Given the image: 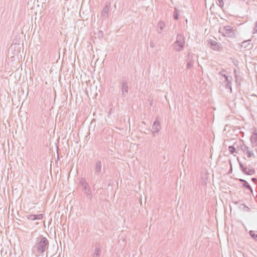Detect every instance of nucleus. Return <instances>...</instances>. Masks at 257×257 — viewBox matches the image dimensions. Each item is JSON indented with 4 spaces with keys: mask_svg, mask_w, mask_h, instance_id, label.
<instances>
[{
    "mask_svg": "<svg viewBox=\"0 0 257 257\" xmlns=\"http://www.w3.org/2000/svg\"><path fill=\"white\" fill-rule=\"evenodd\" d=\"M49 242L48 239L42 235L36 238L35 245L33 248H36L39 254H43L49 248Z\"/></svg>",
    "mask_w": 257,
    "mask_h": 257,
    "instance_id": "f257e3e1",
    "label": "nucleus"
},
{
    "mask_svg": "<svg viewBox=\"0 0 257 257\" xmlns=\"http://www.w3.org/2000/svg\"><path fill=\"white\" fill-rule=\"evenodd\" d=\"M185 38L183 35L178 34L176 36V40L173 43V46L175 50L177 52L182 51L185 47Z\"/></svg>",
    "mask_w": 257,
    "mask_h": 257,
    "instance_id": "f03ea898",
    "label": "nucleus"
},
{
    "mask_svg": "<svg viewBox=\"0 0 257 257\" xmlns=\"http://www.w3.org/2000/svg\"><path fill=\"white\" fill-rule=\"evenodd\" d=\"M237 160L239 166V168L244 174L251 176L255 173V169L251 165H248L247 167L246 165H244L241 162L238 157L237 158Z\"/></svg>",
    "mask_w": 257,
    "mask_h": 257,
    "instance_id": "7ed1b4c3",
    "label": "nucleus"
},
{
    "mask_svg": "<svg viewBox=\"0 0 257 257\" xmlns=\"http://www.w3.org/2000/svg\"><path fill=\"white\" fill-rule=\"evenodd\" d=\"M219 32L222 33V35L224 37L229 38H235L236 35L234 30L233 28L230 26H226L222 28H220Z\"/></svg>",
    "mask_w": 257,
    "mask_h": 257,
    "instance_id": "20e7f679",
    "label": "nucleus"
},
{
    "mask_svg": "<svg viewBox=\"0 0 257 257\" xmlns=\"http://www.w3.org/2000/svg\"><path fill=\"white\" fill-rule=\"evenodd\" d=\"M79 184L82 187V190L85 195L89 197L90 199L92 196L91 188L86 179L84 177H82L79 180Z\"/></svg>",
    "mask_w": 257,
    "mask_h": 257,
    "instance_id": "39448f33",
    "label": "nucleus"
},
{
    "mask_svg": "<svg viewBox=\"0 0 257 257\" xmlns=\"http://www.w3.org/2000/svg\"><path fill=\"white\" fill-rule=\"evenodd\" d=\"M238 150H240L243 154H245L248 158L255 157L253 151L249 147L242 142L240 145H237Z\"/></svg>",
    "mask_w": 257,
    "mask_h": 257,
    "instance_id": "423d86ee",
    "label": "nucleus"
},
{
    "mask_svg": "<svg viewBox=\"0 0 257 257\" xmlns=\"http://www.w3.org/2000/svg\"><path fill=\"white\" fill-rule=\"evenodd\" d=\"M224 72H225V71L223 70L219 73V74L225 78L224 82H225V87L226 88L229 89L230 90V91L231 92V91H232V87H231L232 77L226 75L224 73Z\"/></svg>",
    "mask_w": 257,
    "mask_h": 257,
    "instance_id": "0eeeda50",
    "label": "nucleus"
},
{
    "mask_svg": "<svg viewBox=\"0 0 257 257\" xmlns=\"http://www.w3.org/2000/svg\"><path fill=\"white\" fill-rule=\"evenodd\" d=\"M94 173L95 176H99L101 174L102 169V163L101 160H98L94 164Z\"/></svg>",
    "mask_w": 257,
    "mask_h": 257,
    "instance_id": "6e6552de",
    "label": "nucleus"
},
{
    "mask_svg": "<svg viewBox=\"0 0 257 257\" xmlns=\"http://www.w3.org/2000/svg\"><path fill=\"white\" fill-rule=\"evenodd\" d=\"M110 7V3L107 2L105 4V6L103 8L102 11L101 13V16L102 17L106 18L108 17Z\"/></svg>",
    "mask_w": 257,
    "mask_h": 257,
    "instance_id": "1a4fd4ad",
    "label": "nucleus"
},
{
    "mask_svg": "<svg viewBox=\"0 0 257 257\" xmlns=\"http://www.w3.org/2000/svg\"><path fill=\"white\" fill-rule=\"evenodd\" d=\"M161 128V123L158 120V117H156V120L152 125V133L155 134L158 133Z\"/></svg>",
    "mask_w": 257,
    "mask_h": 257,
    "instance_id": "9d476101",
    "label": "nucleus"
},
{
    "mask_svg": "<svg viewBox=\"0 0 257 257\" xmlns=\"http://www.w3.org/2000/svg\"><path fill=\"white\" fill-rule=\"evenodd\" d=\"M238 180L242 183L241 187L248 190L252 196H254L252 188L249 184L245 180L243 179H238Z\"/></svg>",
    "mask_w": 257,
    "mask_h": 257,
    "instance_id": "9b49d317",
    "label": "nucleus"
},
{
    "mask_svg": "<svg viewBox=\"0 0 257 257\" xmlns=\"http://www.w3.org/2000/svg\"><path fill=\"white\" fill-rule=\"evenodd\" d=\"M194 55L189 53L187 56V68L188 69H191L194 65Z\"/></svg>",
    "mask_w": 257,
    "mask_h": 257,
    "instance_id": "f8f14e48",
    "label": "nucleus"
},
{
    "mask_svg": "<svg viewBox=\"0 0 257 257\" xmlns=\"http://www.w3.org/2000/svg\"><path fill=\"white\" fill-rule=\"evenodd\" d=\"M128 86L126 81H123L121 85V95L125 97L128 93Z\"/></svg>",
    "mask_w": 257,
    "mask_h": 257,
    "instance_id": "ddd939ff",
    "label": "nucleus"
},
{
    "mask_svg": "<svg viewBox=\"0 0 257 257\" xmlns=\"http://www.w3.org/2000/svg\"><path fill=\"white\" fill-rule=\"evenodd\" d=\"M94 252L92 254V257H100L101 253V248L100 245L98 243L95 244Z\"/></svg>",
    "mask_w": 257,
    "mask_h": 257,
    "instance_id": "4468645a",
    "label": "nucleus"
},
{
    "mask_svg": "<svg viewBox=\"0 0 257 257\" xmlns=\"http://www.w3.org/2000/svg\"><path fill=\"white\" fill-rule=\"evenodd\" d=\"M27 218L31 220H41L43 218L44 215L43 214H29L27 215Z\"/></svg>",
    "mask_w": 257,
    "mask_h": 257,
    "instance_id": "2eb2a0df",
    "label": "nucleus"
},
{
    "mask_svg": "<svg viewBox=\"0 0 257 257\" xmlns=\"http://www.w3.org/2000/svg\"><path fill=\"white\" fill-rule=\"evenodd\" d=\"M209 44L210 47L211 49L216 51H220V45L216 41L213 40H210Z\"/></svg>",
    "mask_w": 257,
    "mask_h": 257,
    "instance_id": "dca6fc26",
    "label": "nucleus"
},
{
    "mask_svg": "<svg viewBox=\"0 0 257 257\" xmlns=\"http://www.w3.org/2000/svg\"><path fill=\"white\" fill-rule=\"evenodd\" d=\"M250 141L252 147L257 146V132L255 131L253 132L251 136Z\"/></svg>",
    "mask_w": 257,
    "mask_h": 257,
    "instance_id": "f3484780",
    "label": "nucleus"
},
{
    "mask_svg": "<svg viewBox=\"0 0 257 257\" xmlns=\"http://www.w3.org/2000/svg\"><path fill=\"white\" fill-rule=\"evenodd\" d=\"M166 27V24L163 21H160L158 23V32L159 34H162L164 28Z\"/></svg>",
    "mask_w": 257,
    "mask_h": 257,
    "instance_id": "a211bd4d",
    "label": "nucleus"
},
{
    "mask_svg": "<svg viewBox=\"0 0 257 257\" xmlns=\"http://www.w3.org/2000/svg\"><path fill=\"white\" fill-rule=\"evenodd\" d=\"M250 40L244 41L242 42L240 47L243 49H246L250 44Z\"/></svg>",
    "mask_w": 257,
    "mask_h": 257,
    "instance_id": "6ab92c4d",
    "label": "nucleus"
},
{
    "mask_svg": "<svg viewBox=\"0 0 257 257\" xmlns=\"http://www.w3.org/2000/svg\"><path fill=\"white\" fill-rule=\"evenodd\" d=\"M180 11L178 10L177 8L174 9V11L173 12V19L175 20H178L179 19Z\"/></svg>",
    "mask_w": 257,
    "mask_h": 257,
    "instance_id": "aec40b11",
    "label": "nucleus"
},
{
    "mask_svg": "<svg viewBox=\"0 0 257 257\" xmlns=\"http://www.w3.org/2000/svg\"><path fill=\"white\" fill-rule=\"evenodd\" d=\"M249 235L250 236L253 238L255 240L257 241V234L254 233V232L252 230L249 231Z\"/></svg>",
    "mask_w": 257,
    "mask_h": 257,
    "instance_id": "412c9836",
    "label": "nucleus"
},
{
    "mask_svg": "<svg viewBox=\"0 0 257 257\" xmlns=\"http://www.w3.org/2000/svg\"><path fill=\"white\" fill-rule=\"evenodd\" d=\"M236 148L233 146H230L228 147V151L231 154L236 152Z\"/></svg>",
    "mask_w": 257,
    "mask_h": 257,
    "instance_id": "4be33fe9",
    "label": "nucleus"
},
{
    "mask_svg": "<svg viewBox=\"0 0 257 257\" xmlns=\"http://www.w3.org/2000/svg\"><path fill=\"white\" fill-rule=\"evenodd\" d=\"M202 184L203 185L206 184V180H207V174H204L203 176L202 177Z\"/></svg>",
    "mask_w": 257,
    "mask_h": 257,
    "instance_id": "5701e85b",
    "label": "nucleus"
},
{
    "mask_svg": "<svg viewBox=\"0 0 257 257\" xmlns=\"http://www.w3.org/2000/svg\"><path fill=\"white\" fill-rule=\"evenodd\" d=\"M218 5L220 7H223V6H224V3H223V0H218Z\"/></svg>",
    "mask_w": 257,
    "mask_h": 257,
    "instance_id": "b1692460",
    "label": "nucleus"
},
{
    "mask_svg": "<svg viewBox=\"0 0 257 257\" xmlns=\"http://www.w3.org/2000/svg\"><path fill=\"white\" fill-rule=\"evenodd\" d=\"M242 205H243V209H244L245 211L247 212H249L250 211V208H249L244 204H243Z\"/></svg>",
    "mask_w": 257,
    "mask_h": 257,
    "instance_id": "393cba45",
    "label": "nucleus"
},
{
    "mask_svg": "<svg viewBox=\"0 0 257 257\" xmlns=\"http://www.w3.org/2000/svg\"><path fill=\"white\" fill-rule=\"evenodd\" d=\"M257 33V22L255 23V26L253 30V33Z\"/></svg>",
    "mask_w": 257,
    "mask_h": 257,
    "instance_id": "a878e982",
    "label": "nucleus"
},
{
    "mask_svg": "<svg viewBox=\"0 0 257 257\" xmlns=\"http://www.w3.org/2000/svg\"><path fill=\"white\" fill-rule=\"evenodd\" d=\"M251 181H253V182H255V181H257V179H256V178H252L251 179Z\"/></svg>",
    "mask_w": 257,
    "mask_h": 257,
    "instance_id": "bb28decb",
    "label": "nucleus"
},
{
    "mask_svg": "<svg viewBox=\"0 0 257 257\" xmlns=\"http://www.w3.org/2000/svg\"><path fill=\"white\" fill-rule=\"evenodd\" d=\"M154 43L153 42H151L150 43V47L153 48V47H154Z\"/></svg>",
    "mask_w": 257,
    "mask_h": 257,
    "instance_id": "cd10ccee",
    "label": "nucleus"
}]
</instances>
